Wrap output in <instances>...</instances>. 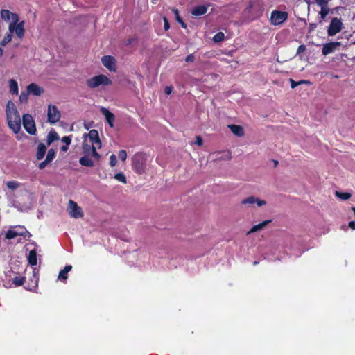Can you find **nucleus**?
I'll use <instances>...</instances> for the list:
<instances>
[{"label": "nucleus", "mask_w": 355, "mask_h": 355, "mask_svg": "<svg viewBox=\"0 0 355 355\" xmlns=\"http://www.w3.org/2000/svg\"><path fill=\"white\" fill-rule=\"evenodd\" d=\"M101 141L98 132L96 130H91L88 133L83 135L82 154L79 163L84 166L92 167L96 162H98L101 155L96 149L101 148Z\"/></svg>", "instance_id": "f257e3e1"}, {"label": "nucleus", "mask_w": 355, "mask_h": 355, "mask_svg": "<svg viewBox=\"0 0 355 355\" xmlns=\"http://www.w3.org/2000/svg\"><path fill=\"white\" fill-rule=\"evenodd\" d=\"M1 18L5 22L9 23L8 31L15 33L19 38H22L25 33L24 21H19L17 13L12 12L6 9L0 11Z\"/></svg>", "instance_id": "f03ea898"}, {"label": "nucleus", "mask_w": 355, "mask_h": 355, "mask_svg": "<svg viewBox=\"0 0 355 355\" xmlns=\"http://www.w3.org/2000/svg\"><path fill=\"white\" fill-rule=\"evenodd\" d=\"M6 114L8 127L17 134L21 130V117L15 103L11 100L8 101L6 106Z\"/></svg>", "instance_id": "7ed1b4c3"}, {"label": "nucleus", "mask_w": 355, "mask_h": 355, "mask_svg": "<svg viewBox=\"0 0 355 355\" xmlns=\"http://www.w3.org/2000/svg\"><path fill=\"white\" fill-rule=\"evenodd\" d=\"M112 84L111 79L104 74L92 76L86 80L87 86L92 89L105 88Z\"/></svg>", "instance_id": "20e7f679"}, {"label": "nucleus", "mask_w": 355, "mask_h": 355, "mask_svg": "<svg viewBox=\"0 0 355 355\" xmlns=\"http://www.w3.org/2000/svg\"><path fill=\"white\" fill-rule=\"evenodd\" d=\"M44 92L42 87L37 84L32 83L26 87L25 91H22L19 96V100L21 103H27L28 101V96L33 95L35 96H41Z\"/></svg>", "instance_id": "39448f33"}, {"label": "nucleus", "mask_w": 355, "mask_h": 355, "mask_svg": "<svg viewBox=\"0 0 355 355\" xmlns=\"http://www.w3.org/2000/svg\"><path fill=\"white\" fill-rule=\"evenodd\" d=\"M147 156L143 153H137L132 157V168L137 174L146 172Z\"/></svg>", "instance_id": "423d86ee"}, {"label": "nucleus", "mask_w": 355, "mask_h": 355, "mask_svg": "<svg viewBox=\"0 0 355 355\" xmlns=\"http://www.w3.org/2000/svg\"><path fill=\"white\" fill-rule=\"evenodd\" d=\"M67 211L70 216V217L73 218H80L83 216V211L82 208L78 205V204L70 200L68 202Z\"/></svg>", "instance_id": "0eeeda50"}, {"label": "nucleus", "mask_w": 355, "mask_h": 355, "mask_svg": "<svg viewBox=\"0 0 355 355\" xmlns=\"http://www.w3.org/2000/svg\"><path fill=\"white\" fill-rule=\"evenodd\" d=\"M61 118V113L59 111L57 106L55 105L50 104L48 105V110H47V119L48 121L51 123L54 124L59 121V120Z\"/></svg>", "instance_id": "6e6552de"}, {"label": "nucleus", "mask_w": 355, "mask_h": 355, "mask_svg": "<svg viewBox=\"0 0 355 355\" xmlns=\"http://www.w3.org/2000/svg\"><path fill=\"white\" fill-rule=\"evenodd\" d=\"M23 125L25 130L31 135H35L37 129L33 116L29 114H25L22 116Z\"/></svg>", "instance_id": "1a4fd4ad"}, {"label": "nucleus", "mask_w": 355, "mask_h": 355, "mask_svg": "<svg viewBox=\"0 0 355 355\" xmlns=\"http://www.w3.org/2000/svg\"><path fill=\"white\" fill-rule=\"evenodd\" d=\"M288 14L286 12L274 10L271 13L270 21L273 25H280L286 20Z\"/></svg>", "instance_id": "9d476101"}, {"label": "nucleus", "mask_w": 355, "mask_h": 355, "mask_svg": "<svg viewBox=\"0 0 355 355\" xmlns=\"http://www.w3.org/2000/svg\"><path fill=\"white\" fill-rule=\"evenodd\" d=\"M26 232V230L23 226L12 227L6 232V238L8 239H12L16 238L17 236H24Z\"/></svg>", "instance_id": "9b49d317"}, {"label": "nucleus", "mask_w": 355, "mask_h": 355, "mask_svg": "<svg viewBox=\"0 0 355 355\" xmlns=\"http://www.w3.org/2000/svg\"><path fill=\"white\" fill-rule=\"evenodd\" d=\"M103 65L108 69L110 72L116 71V59L111 55H105L101 58Z\"/></svg>", "instance_id": "f8f14e48"}, {"label": "nucleus", "mask_w": 355, "mask_h": 355, "mask_svg": "<svg viewBox=\"0 0 355 355\" xmlns=\"http://www.w3.org/2000/svg\"><path fill=\"white\" fill-rule=\"evenodd\" d=\"M342 27L341 20L336 17L333 18L328 28V35L329 36L335 35L341 31Z\"/></svg>", "instance_id": "ddd939ff"}, {"label": "nucleus", "mask_w": 355, "mask_h": 355, "mask_svg": "<svg viewBox=\"0 0 355 355\" xmlns=\"http://www.w3.org/2000/svg\"><path fill=\"white\" fill-rule=\"evenodd\" d=\"M242 205H256L257 207H262L266 204L263 200L255 198L254 196L248 197L241 201Z\"/></svg>", "instance_id": "4468645a"}, {"label": "nucleus", "mask_w": 355, "mask_h": 355, "mask_svg": "<svg viewBox=\"0 0 355 355\" xmlns=\"http://www.w3.org/2000/svg\"><path fill=\"white\" fill-rule=\"evenodd\" d=\"M101 114L105 116L107 123L109 124L110 127H114V123L115 121V116L113 113L110 112L108 109L106 107H102L100 109Z\"/></svg>", "instance_id": "2eb2a0df"}, {"label": "nucleus", "mask_w": 355, "mask_h": 355, "mask_svg": "<svg viewBox=\"0 0 355 355\" xmlns=\"http://www.w3.org/2000/svg\"><path fill=\"white\" fill-rule=\"evenodd\" d=\"M340 45V42H334L325 44L322 48V54L327 55L328 54L333 53L336 50V47L339 46Z\"/></svg>", "instance_id": "dca6fc26"}, {"label": "nucleus", "mask_w": 355, "mask_h": 355, "mask_svg": "<svg viewBox=\"0 0 355 355\" xmlns=\"http://www.w3.org/2000/svg\"><path fill=\"white\" fill-rule=\"evenodd\" d=\"M8 88L11 95L17 96L19 94L18 83L15 79H10L8 80Z\"/></svg>", "instance_id": "f3484780"}, {"label": "nucleus", "mask_w": 355, "mask_h": 355, "mask_svg": "<svg viewBox=\"0 0 355 355\" xmlns=\"http://www.w3.org/2000/svg\"><path fill=\"white\" fill-rule=\"evenodd\" d=\"M207 11V7L204 5L198 6L193 8L191 14L194 16H201L205 15Z\"/></svg>", "instance_id": "a211bd4d"}, {"label": "nucleus", "mask_w": 355, "mask_h": 355, "mask_svg": "<svg viewBox=\"0 0 355 355\" xmlns=\"http://www.w3.org/2000/svg\"><path fill=\"white\" fill-rule=\"evenodd\" d=\"M72 269L71 265L66 266L63 270H62L58 277V280L65 282L67 279V274Z\"/></svg>", "instance_id": "6ab92c4d"}, {"label": "nucleus", "mask_w": 355, "mask_h": 355, "mask_svg": "<svg viewBox=\"0 0 355 355\" xmlns=\"http://www.w3.org/2000/svg\"><path fill=\"white\" fill-rule=\"evenodd\" d=\"M228 128L231 130V132L237 137H241L244 135L243 128L237 125H229Z\"/></svg>", "instance_id": "aec40b11"}, {"label": "nucleus", "mask_w": 355, "mask_h": 355, "mask_svg": "<svg viewBox=\"0 0 355 355\" xmlns=\"http://www.w3.org/2000/svg\"><path fill=\"white\" fill-rule=\"evenodd\" d=\"M46 151V147L43 143H40L37 146L36 157L38 160L44 158Z\"/></svg>", "instance_id": "412c9836"}, {"label": "nucleus", "mask_w": 355, "mask_h": 355, "mask_svg": "<svg viewBox=\"0 0 355 355\" xmlns=\"http://www.w3.org/2000/svg\"><path fill=\"white\" fill-rule=\"evenodd\" d=\"M270 223V220H265L262 223L254 225L248 232L247 234H250L252 233L258 232L261 230L263 227H265L268 223Z\"/></svg>", "instance_id": "4be33fe9"}, {"label": "nucleus", "mask_w": 355, "mask_h": 355, "mask_svg": "<svg viewBox=\"0 0 355 355\" xmlns=\"http://www.w3.org/2000/svg\"><path fill=\"white\" fill-rule=\"evenodd\" d=\"M60 139L58 134L54 131L51 130L49 132L47 135L46 143L48 146H50L53 141H57Z\"/></svg>", "instance_id": "5701e85b"}, {"label": "nucleus", "mask_w": 355, "mask_h": 355, "mask_svg": "<svg viewBox=\"0 0 355 355\" xmlns=\"http://www.w3.org/2000/svg\"><path fill=\"white\" fill-rule=\"evenodd\" d=\"M28 263L31 266H35L37 263V253L35 250H31L28 253Z\"/></svg>", "instance_id": "b1692460"}, {"label": "nucleus", "mask_w": 355, "mask_h": 355, "mask_svg": "<svg viewBox=\"0 0 355 355\" xmlns=\"http://www.w3.org/2000/svg\"><path fill=\"white\" fill-rule=\"evenodd\" d=\"M12 33L8 31V33L5 35L3 40L1 41L0 44L1 46H6L8 44L12 39Z\"/></svg>", "instance_id": "393cba45"}, {"label": "nucleus", "mask_w": 355, "mask_h": 355, "mask_svg": "<svg viewBox=\"0 0 355 355\" xmlns=\"http://www.w3.org/2000/svg\"><path fill=\"white\" fill-rule=\"evenodd\" d=\"M20 185L21 184L17 181H8L6 182L7 187L12 191L19 188Z\"/></svg>", "instance_id": "a878e982"}, {"label": "nucleus", "mask_w": 355, "mask_h": 355, "mask_svg": "<svg viewBox=\"0 0 355 355\" xmlns=\"http://www.w3.org/2000/svg\"><path fill=\"white\" fill-rule=\"evenodd\" d=\"M114 178L122 183L127 182L126 177L123 173H119L114 175Z\"/></svg>", "instance_id": "bb28decb"}, {"label": "nucleus", "mask_w": 355, "mask_h": 355, "mask_svg": "<svg viewBox=\"0 0 355 355\" xmlns=\"http://www.w3.org/2000/svg\"><path fill=\"white\" fill-rule=\"evenodd\" d=\"M336 196L342 199V200H348L349 198H350L351 197V194L349 193H347V192H344V193H341V192H338V191H336Z\"/></svg>", "instance_id": "cd10ccee"}, {"label": "nucleus", "mask_w": 355, "mask_h": 355, "mask_svg": "<svg viewBox=\"0 0 355 355\" xmlns=\"http://www.w3.org/2000/svg\"><path fill=\"white\" fill-rule=\"evenodd\" d=\"M329 12V9L327 6H321L320 15L322 19H324Z\"/></svg>", "instance_id": "c85d7f7f"}, {"label": "nucleus", "mask_w": 355, "mask_h": 355, "mask_svg": "<svg viewBox=\"0 0 355 355\" xmlns=\"http://www.w3.org/2000/svg\"><path fill=\"white\" fill-rule=\"evenodd\" d=\"M224 37H225L224 33L222 32H220L214 35L213 40L215 42H219L223 41L224 40Z\"/></svg>", "instance_id": "c756f323"}, {"label": "nucleus", "mask_w": 355, "mask_h": 355, "mask_svg": "<svg viewBox=\"0 0 355 355\" xmlns=\"http://www.w3.org/2000/svg\"><path fill=\"white\" fill-rule=\"evenodd\" d=\"M55 156V150L53 149H50V150H49V151L47 153L46 159H47V161H49L51 162L54 159Z\"/></svg>", "instance_id": "7c9ffc66"}, {"label": "nucleus", "mask_w": 355, "mask_h": 355, "mask_svg": "<svg viewBox=\"0 0 355 355\" xmlns=\"http://www.w3.org/2000/svg\"><path fill=\"white\" fill-rule=\"evenodd\" d=\"M24 278L22 277H16L13 279V283L15 286H21L24 284Z\"/></svg>", "instance_id": "2f4dec72"}, {"label": "nucleus", "mask_w": 355, "mask_h": 355, "mask_svg": "<svg viewBox=\"0 0 355 355\" xmlns=\"http://www.w3.org/2000/svg\"><path fill=\"white\" fill-rule=\"evenodd\" d=\"M119 158L122 161H125L127 159V153L124 150H121L119 152Z\"/></svg>", "instance_id": "473e14b6"}, {"label": "nucleus", "mask_w": 355, "mask_h": 355, "mask_svg": "<svg viewBox=\"0 0 355 355\" xmlns=\"http://www.w3.org/2000/svg\"><path fill=\"white\" fill-rule=\"evenodd\" d=\"M117 164V160H116V157L115 155H112L110 157V165L112 166V167H114Z\"/></svg>", "instance_id": "72a5a7b5"}, {"label": "nucleus", "mask_w": 355, "mask_h": 355, "mask_svg": "<svg viewBox=\"0 0 355 355\" xmlns=\"http://www.w3.org/2000/svg\"><path fill=\"white\" fill-rule=\"evenodd\" d=\"M329 0H315L318 5L321 6H327V3Z\"/></svg>", "instance_id": "f704fd0d"}, {"label": "nucleus", "mask_w": 355, "mask_h": 355, "mask_svg": "<svg viewBox=\"0 0 355 355\" xmlns=\"http://www.w3.org/2000/svg\"><path fill=\"white\" fill-rule=\"evenodd\" d=\"M62 141L64 142L65 145H70L71 139L69 136H65L62 138Z\"/></svg>", "instance_id": "c9c22d12"}, {"label": "nucleus", "mask_w": 355, "mask_h": 355, "mask_svg": "<svg viewBox=\"0 0 355 355\" xmlns=\"http://www.w3.org/2000/svg\"><path fill=\"white\" fill-rule=\"evenodd\" d=\"M50 163L49 161H47L46 159H45L44 161L42 162L40 164H39V168L40 169H43L44 168L49 164Z\"/></svg>", "instance_id": "e433bc0d"}, {"label": "nucleus", "mask_w": 355, "mask_h": 355, "mask_svg": "<svg viewBox=\"0 0 355 355\" xmlns=\"http://www.w3.org/2000/svg\"><path fill=\"white\" fill-rule=\"evenodd\" d=\"M290 82H291V87L293 89L295 88L297 86L300 85V83H299V81L296 82V81L293 80V79H291Z\"/></svg>", "instance_id": "4c0bfd02"}, {"label": "nucleus", "mask_w": 355, "mask_h": 355, "mask_svg": "<svg viewBox=\"0 0 355 355\" xmlns=\"http://www.w3.org/2000/svg\"><path fill=\"white\" fill-rule=\"evenodd\" d=\"M185 61L187 62H193L194 61V56L193 54H190L187 56Z\"/></svg>", "instance_id": "58836bf2"}, {"label": "nucleus", "mask_w": 355, "mask_h": 355, "mask_svg": "<svg viewBox=\"0 0 355 355\" xmlns=\"http://www.w3.org/2000/svg\"><path fill=\"white\" fill-rule=\"evenodd\" d=\"M172 90H173V87L171 86H167V87H166L164 92H165L166 94L169 95L171 94Z\"/></svg>", "instance_id": "ea45409f"}, {"label": "nucleus", "mask_w": 355, "mask_h": 355, "mask_svg": "<svg viewBox=\"0 0 355 355\" xmlns=\"http://www.w3.org/2000/svg\"><path fill=\"white\" fill-rule=\"evenodd\" d=\"M195 144H197L198 146H202V139L200 137H196V140L195 141Z\"/></svg>", "instance_id": "a19ab883"}, {"label": "nucleus", "mask_w": 355, "mask_h": 355, "mask_svg": "<svg viewBox=\"0 0 355 355\" xmlns=\"http://www.w3.org/2000/svg\"><path fill=\"white\" fill-rule=\"evenodd\" d=\"M173 12H174V14L175 15V17H176V19L178 22H180V21H182V19H180L179 15H178V10L176 9H173Z\"/></svg>", "instance_id": "79ce46f5"}, {"label": "nucleus", "mask_w": 355, "mask_h": 355, "mask_svg": "<svg viewBox=\"0 0 355 355\" xmlns=\"http://www.w3.org/2000/svg\"><path fill=\"white\" fill-rule=\"evenodd\" d=\"M164 29L165 31H167L169 29V23L168 21H167L166 18H164Z\"/></svg>", "instance_id": "37998d69"}, {"label": "nucleus", "mask_w": 355, "mask_h": 355, "mask_svg": "<svg viewBox=\"0 0 355 355\" xmlns=\"http://www.w3.org/2000/svg\"><path fill=\"white\" fill-rule=\"evenodd\" d=\"M305 49H306V48H305V46H304V45H300V46L298 47V49H297V53H300V52L304 51L305 50Z\"/></svg>", "instance_id": "c03bdc74"}, {"label": "nucleus", "mask_w": 355, "mask_h": 355, "mask_svg": "<svg viewBox=\"0 0 355 355\" xmlns=\"http://www.w3.org/2000/svg\"><path fill=\"white\" fill-rule=\"evenodd\" d=\"M349 227L352 229L355 230V221H351L349 223Z\"/></svg>", "instance_id": "a18cd8bd"}, {"label": "nucleus", "mask_w": 355, "mask_h": 355, "mask_svg": "<svg viewBox=\"0 0 355 355\" xmlns=\"http://www.w3.org/2000/svg\"><path fill=\"white\" fill-rule=\"evenodd\" d=\"M33 278H34V285L33 286V287H35L37 284V281H38V279L37 277H36L35 274L34 273L33 275Z\"/></svg>", "instance_id": "49530a36"}, {"label": "nucleus", "mask_w": 355, "mask_h": 355, "mask_svg": "<svg viewBox=\"0 0 355 355\" xmlns=\"http://www.w3.org/2000/svg\"><path fill=\"white\" fill-rule=\"evenodd\" d=\"M69 146V145L63 146L62 147H61V150L63 151V152H66L68 150V146Z\"/></svg>", "instance_id": "de8ad7c7"}, {"label": "nucleus", "mask_w": 355, "mask_h": 355, "mask_svg": "<svg viewBox=\"0 0 355 355\" xmlns=\"http://www.w3.org/2000/svg\"><path fill=\"white\" fill-rule=\"evenodd\" d=\"M299 83H300V85H302V84H310V82L309 80H300V81H299Z\"/></svg>", "instance_id": "09e8293b"}, {"label": "nucleus", "mask_w": 355, "mask_h": 355, "mask_svg": "<svg viewBox=\"0 0 355 355\" xmlns=\"http://www.w3.org/2000/svg\"><path fill=\"white\" fill-rule=\"evenodd\" d=\"M230 158H231V155H230V153H228V152L225 153V159H230Z\"/></svg>", "instance_id": "8fccbe9b"}, {"label": "nucleus", "mask_w": 355, "mask_h": 355, "mask_svg": "<svg viewBox=\"0 0 355 355\" xmlns=\"http://www.w3.org/2000/svg\"><path fill=\"white\" fill-rule=\"evenodd\" d=\"M180 23L181 24V25H182V28H186V24L182 21H182H180Z\"/></svg>", "instance_id": "3c124183"}, {"label": "nucleus", "mask_w": 355, "mask_h": 355, "mask_svg": "<svg viewBox=\"0 0 355 355\" xmlns=\"http://www.w3.org/2000/svg\"><path fill=\"white\" fill-rule=\"evenodd\" d=\"M3 49H1L0 47V58L3 55Z\"/></svg>", "instance_id": "603ef678"}, {"label": "nucleus", "mask_w": 355, "mask_h": 355, "mask_svg": "<svg viewBox=\"0 0 355 355\" xmlns=\"http://www.w3.org/2000/svg\"><path fill=\"white\" fill-rule=\"evenodd\" d=\"M352 210L353 211L355 216V207H352Z\"/></svg>", "instance_id": "864d4df0"}, {"label": "nucleus", "mask_w": 355, "mask_h": 355, "mask_svg": "<svg viewBox=\"0 0 355 355\" xmlns=\"http://www.w3.org/2000/svg\"><path fill=\"white\" fill-rule=\"evenodd\" d=\"M354 44H355V42H354Z\"/></svg>", "instance_id": "5fc2aeb1"}]
</instances>
